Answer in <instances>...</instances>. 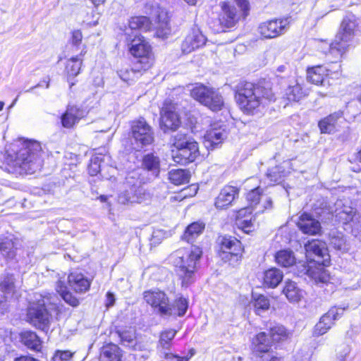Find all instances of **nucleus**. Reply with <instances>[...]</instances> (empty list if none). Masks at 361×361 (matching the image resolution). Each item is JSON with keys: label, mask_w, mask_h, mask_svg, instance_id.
I'll use <instances>...</instances> for the list:
<instances>
[{"label": "nucleus", "mask_w": 361, "mask_h": 361, "mask_svg": "<svg viewBox=\"0 0 361 361\" xmlns=\"http://www.w3.org/2000/svg\"><path fill=\"white\" fill-rule=\"evenodd\" d=\"M69 287L75 293H85L90 289L91 281L82 274L72 272L68 276Z\"/></svg>", "instance_id": "412c9836"}, {"label": "nucleus", "mask_w": 361, "mask_h": 361, "mask_svg": "<svg viewBox=\"0 0 361 361\" xmlns=\"http://www.w3.org/2000/svg\"><path fill=\"white\" fill-rule=\"evenodd\" d=\"M116 333L123 344H131L135 338V331L133 329L117 331Z\"/></svg>", "instance_id": "5fc2aeb1"}, {"label": "nucleus", "mask_w": 361, "mask_h": 361, "mask_svg": "<svg viewBox=\"0 0 361 361\" xmlns=\"http://www.w3.org/2000/svg\"><path fill=\"white\" fill-rule=\"evenodd\" d=\"M149 199V194L140 185L138 178L128 175L118 195V202L122 204H142Z\"/></svg>", "instance_id": "423d86ee"}, {"label": "nucleus", "mask_w": 361, "mask_h": 361, "mask_svg": "<svg viewBox=\"0 0 361 361\" xmlns=\"http://www.w3.org/2000/svg\"><path fill=\"white\" fill-rule=\"evenodd\" d=\"M267 176L271 181L277 182L281 180L282 175L279 171V169L276 166L269 170Z\"/></svg>", "instance_id": "bf43d9fd"}, {"label": "nucleus", "mask_w": 361, "mask_h": 361, "mask_svg": "<svg viewBox=\"0 0 361 361\" xmlns=\"http://www.w3.org/2000/svg\"><path fill=\"white\" fill-rule=\"evenodd\" d=\"M56 289L66 303L73 307L79 305L80 302L78 299L68 290V288L63 281H58L56 285Z\"/></svg>", "instance_id": "58836bf2"}, {"label": "nucleus", "mask_w": 361, "mask_h": 361, "mask_svg": "<svg viewBox=\"0 0 361 361\" xmlns=\"http://www.w3.org/2000/svg\"><path fill=\"white\" fill-rule=\"evenodd\" d=\"M27 321L43 331L49 328L51 315L46 309L44 302L30 305L27 311Z\"/></svg>", "instance_id": "9d476101"}, {"label": "nucleus", "mask_w": 361, "mask_h": 361, "mask_svg": "<svg viewBox=\"0 0 361 361\" xmlns=\"http://www.w3.org/2000/svg\"><path fill=\"white\" fill-rule=\"evenodd\" d=\"M73 356V353L69 350H57L51 361H68Z\"/></svg>", "instance_id": "13d9d810"}, {"label": "nucleus", "mask_w": 361, "mask_h": 361, "mask_svg": "<svg viewBox=\"0 0 361 361\" xmlns=\"http://www.w3.org/2000/svg\"><path fill=\"white\" fill-rule=\"evenodd\" d=\"M173 147L176 149L171 152L174 162L185 165L193 162L200 155L198 144L194 139L180 132L173 137Z\"/></svg>", "instance_id": "20e7f679"}, {"label": "nucleus", "mask_w": 361, "mask_h": 361, "mask_svg": "<svg viewBox=\"0 0 361 361\" xmlns=\"http://www.w3.org/2000/svg\"><path fill=\"white\" fill-rule=\"evenodd\" d=\"M145 302L152 307L157 309L161 315H171L173 313L169 300L164 291L149 290L143 293Z\"/></svg>", "instance_id": "9b49d317"}, {"label": "nucleus", "mask_w": 361, "mask_h": 361, "mask_svg": "<svg viewBox=\"0 0 361 361\" xmlns=\"http://www.w3.org/2000/svg\"><path fill=\"white\" fill-rule=\"evenodd\" d=\"M212 88L202 84H196L190 90V96L201 104L204 105Z\"/></svg>", "instance_id": "ea45409f"}, {"label": "nucleus", "mask_w": 361, "mask_h": 361, "mask_svg": "<svg viewBox=\"0 0 361 361\" xmlns=\"http://www.w3.org/2000/svg\"><path fill=\"white\" fill-rule=\"evenodd\" d=\"M101 162L102 158L99 156L92 158L88 167V171L91 176H95L103 171L104 167L101 165Z\"/></svg>", "instance_id": "864d4df0"}, {"label": "nucleus", "mask_w": 361, "mask_h": 361, "mask_svg": "<svg viewBox=\"0 0 361 361\" xmlns=\"http://www.w3.org/2000/svg\"><path fill=\"white\" fill-rule=\"evenodd\" d=\"M18 245L19 240L17 238H6L0 242V253L7 259H13L16 257Z\"/></svg>", "instance_id": "c85d7f7f"}, {"label": "nucleus", "mask_w": 361, "mask_h": 361, "mask_svg": "<svg viewBox=\"0 0 361 361\" xmlns=\"http://www.w3.org/2000/svg\"><path fill=\"white\" fill-rule=\"evenodd\" d=\"M269 336L274 342H280L286 340L289 336V333L283 326H276L271 328Z\"/></svg>", "instance_id": "09e8293b"}, {"label": "nucleus", "mask_w": 361, "mask_h": 361, "mask_svg": "<svg viewBox=\"0 0 361 361\" xmlns=\"http://www.w3.org/2000/svg\"><path fill=\"white\" fill-rule=\"evenodd\" d=\"M255 344V353L256 356L269 352L270 343L264 332H261L256 336Z\"/></svg>", "instance_id": "37998d69"}, {"label": "nucleus", "mask_w": 361, "mask_h": 361, "mask_svg": "<svg viewBox=\"0 0 361 361\" xmlns=\"http://www.w3.org/2000/svg\"><path fill=\"white\" fill-rule=\"evenodd\" d=\"M164 359L166 361H189L190 357H179L172 353H165Z\"/></svg>", "instance_id": "680f3d73"}, {"label": "nucleus", "mask_w": 361, "mask_h": 361, "mask_svg": "<svg viewBox=\"0 0 361 361\" xmlns=\"http://www.w3.org/2000/svg\"><path fill=\"white\" fill-rule=\"evenodd\" d=\"M202 255L201 249L197 246H191L190 249H180L175 252L173 264L183 286L188 287L194 282L197 264Z\"/></svg>", "instance_id": "7ed1b4c3"}, {"label": "nucleus", "mask_w": 361, "mask_h": 361, "mask_svg": "<svg viewBox=\"0 0 361 361\" xmlns=\"http://www.w3.org/2000/svg\"><path fill=\"white\" fill-rule=\"evenodd\" d=\"M220 257L225 262H236L241 258L243 248L240 240L232 236L219 238Z\"/></svg>", "instance_id": "1a4fd4ad"}, {"label": "nucleus", "mask_w": 361, "mask_h": 361, "mask_svg": "<svg viewBox=\"0 0 361 361\" xmlns=\"http://www.w3.org/2000/svg\"><path fill=\"white\" fill-rule=\"evenodd\" d=\"M131 133L135 142L141 147L149 145L154 141L152 128L143 118L133 122Z\"/></svg>", "instance_id": "4468645a"}, {"label": "nucleus", "mask_w": 361, "mask_h": 361, "mask_svg": "<svg viewBox=\"0 0 361 361\" xmlns=\"http://www.w3.org/2000/svg\"><path fill=\"white\" fill-rule=\"evenodd\" d=\"M161 115V123L166 129L176 130L180 126V121L173 106H163Z\"/></svg>", "instance_id": "aec40b11"}, {"label": "nucleus", "mask_w": 361, "mask_h": 361, "mask_svg": "<svg viewBox=\"0 0 361 361\" xmlns=\"http://www.w3.org/2000/svg\"><path fill=\"white\" fill-rule=\"evenodd\" d=\"M275 260L278 264L283 267H289L295 263V257L291 250H283L276 252Z\"/></svg>", "instance_id": "a19ab883"}, {"label": "nucleus", "mask_w": 361, "mask_h": 361, "mask_svg": "<svg viewBox=\"0 0 361 361\" xmlns=\"http://www.w3.org/2000/svg\"><path fill=\"white\" fill-rule=\"evenodd\" d=\"M283 293L290 302H298L303 298V290L298 286V284L291 281H285V286L283 289Z\"/></svg>", "instance_id": "393cba45"}, {"label": "nucleus", "mask_w": 361, "mask_h": 361, "mask_svg": "<svg viewBox=\"0 0 361 361\" xmlns=\"http://www.w3.org/2000/svg\"><path fill=\"white\" fill-rule=\"evenodd\" d=\"M261 199V194L259 191V188H257L254 190H252L247 195V200L250 203L251 207H254L259 203V200Z\"/></svg>", "instance_id": "6e6d98bb"}, {"label": "nucleus", "mask_w": 361, "mask_h": 361, "mask_svg": "<svg viewBox=\"0 0 361 361\" xmlns=\"http://www.w3.org/2000/svg\"><path fill=\"white\" fill-rule=\"evenodd\" d=\"M94 6H98L101 4H103L105 0H91Z\"/></svg>", "instance_id": "774afa93"}, {"label": "nucleus", "mask_w": 361, "mask_h": 361, "mask_svg": "<svg viewBox=\"0 0 361 361\" xmlns=\"http://www.w3.org/2000/svg\"><path fill=\"white\" fill-rule=\"evenodd\" d=\"M271 207H272V200L269 197H265L264 208L268 209V208H271Z\"/></svg>", "instance_id": "338daca9"}, {"label": "nucleus", "mask_w": 361, "mask_h": 361, "mask_svg": "<svg viewBox=\"0 0 361 361\" xmlns=\"http://www.w3.org/2000/svg\"><path fill=\"white\" fill-rule=\"evenodd\" d=\"M336 209L335 216L338 220L343 224H348L350 221H354L355 219H361V216H355V210L350 206L343 205L341 200L336 203Z\"/></svg>", "instance_id": "5701e85b"}, {"label": "nucleus", "mask_w": 361, "mask_h": 361, "mask_svg": "<svg viewBox=\"0 0 361 361\" xmlns=\"http://www.w3.org/2000/svg\"><path fill=\"white\" fill-rule=\"evenodd\" d=\"M204 106H207L212 111H219L224 107L225 102L222 95L219 91L214 88H212Z\"/></svg>", "instance_id": "c756f323"}, {"label": "nucleus", "mask_w": 361, "mask_h": 361, "mask_svg": "<svg viewBox=\"0 0 361 361\" xmlns=\"http://www.w3.org/2000/svg\"><path fill=\"white\" fill-rule=\"evenodd\" d=\"M256 361H283L280 357L273 355L271 353L268 352L262 355H258L256 357Z\"/></svg>", "instance_id": "052dcab7"}, {"label": "nucleus", "mask_w": 361, "mask_h": 361, "mask_svg": "<svg viewBox=\"0 0 361 361\" xmlns=\"http://www.w3.org/2000/svg\"><path fill=\"white\" fill-rule=\"evenodd\" d=\"M290 23V17L276 18L262 23L258 27V30L265 38H274L284 34Z\"/></svg>", "instance_id": "ddd939ff"}, {"label": "nucleus", "mask_w": 361, "mask_h": 361, "mask_svg": "<svg viewBox=\"0 0 361 361\" xmlns=\"http://www.w3.org/2000/svg\"><path fill=\"white\" fill-rule=\"evenodd\" d=\"M15 279L13 275L7 274L0 282V312L4 314L8 309V298L15 291Z\"/></svg>", "instance_id": "f3484780"}, {"label": "nucleus", "mask_w": 361, "mask_h": 361, "mask_svg": "<svg viewBox=\"0 0 361 361\" xmlns=\"http://www.w3.org/2000/svg\"><path fill=\"white\" fill-rule=\"evenodd\" d=\"M115 302V298L113 293L108 292L106 293V306L109 307L113 306Z\"/></svg>", "instance_id": "e2e57ef3"}, {"label": "nucleus", "mask_w": 361, "mask_h": 361, "mask_svg": "<svg viewBox=\"0 0 361 361\" xmlns=\"http://www.w3.org/2000/svg\"><path fill=\"white\" fill-rule=\"evenodd\" d=\"M329 245L335 250L342 252H348L350 249L345 235L338 231H331L329 234Z\"/></svg>", "instance_id": "72a5a7b5"}, {"label": "nucleus", "mask_w": 361, "mask_h": 361, "mask_svg": "<svg viewBox=\"0 0 361 361\" xmlns=\"http://www.w3.org/2000/svg\"><path fill=\"white\" fill-rule=\"evenodd\" d=\"M121 350L115 344L109 343L102 348L101 361H121Z\"/></svg>", "instance_id": "cd10ccee"}, {"label": "nucleus", "mask_w": 361, "mask_h": 361, "mask_svg": "<svg viewBox=\"0 0 361 361\" xmlns=\"http://www.w3.org/2000/svg\"><path fill=\"white\" fill-rule=\"evenodd\" d=\"M308 274L317 283H327L330 280V276L324 267L317 268L316 270H307Z\"/></svg>", "instance_id": "de8ad7c7"}, {"label": "nucleus", "mask_w": 361, "mask_h": 361, "mask_svg": "<svg viewBox=\"0 0 361 361\" xmlns=\"http://www.w3.org/2000/svg\"><path fill=\"white\" fill-rule=\"evenodd\" d=\"M173 313L170 316H183L188 310V301L182 297L176 299L173 304H171Z\"/></svg>", "instance_id": "8fccbe9b"}, {"label": "nucleus", "mask_w": 361, "mask_h": 361, "mask_svg": "<svg viewBox=\"0 0 361 361\" xmlns=\"http://www.w3.org/2000/svg\"><path fill=\"white\" fill-rule=\"evenodd\" d=\"M299 229L305 234L317 235L322 230L320 222L312 215L303 213L297 222Z\"/></svg>", "instance_id": "a211bd4d"}, {"label": "nucleus", "mask_w": 361, "mask_h": 361, "mask_svg": "<svg viewBox=\"0 0 361 361\" xmlns=\"http://www.w3.org/2000/svg\"><path fill=\"white\" fill-rule=\"evenodd\" d=\"M170 17L169 13L164 9H160L157 16V31L156 35L158 37H167L171 33V27L169 23Z\"/></svg>", "instance_id": "b1692460"}, {"label": "nucleus", "mask_w": 361, "mask_h": 361, "mask_svg": "<svg viewBox=\"0 0 361 361\" xmlns=\"http://www.w3.org/2000/svg\"><path fill=\"white\" fill-rule=\"evenodd\" d=\"M286 95L289 101L297 102L303 98L306 93L301 85L297 81H294L286 89Z\"/></svg>", "instance_id": "79ce46f5"}, {"label": "nucleus", "mask_w": 361, "mask_h": 361, "mask_svg": "<svg viewBox=\"0 0 361 361\" xmlns=\"http://www.w3.org/2000/svg\"><path fill=\"white\" fill-rule=\"evenodd\" d=\"M128 25L131 30L147 31L150 30L152 23L146 16H135L130 18Z\"/></svg>", "instance_id": "c03bdc74"}, {"label": "nucleus", "mask_w": 361, "mask_h": 361, "mask_svg": "<svg viewBox=\"0 0 361 361\" xmlns=\"http://www.w3.org/2000/svg\"><path fill=\"white\" fill-rule=\"evenodd\" d=\"M329 69L324 66H317L307 69L308 81L315 85H323Z\"/></svg>", "instance_id": "a878e982"}, {"label": "nucleus", "mask_w": 361, "mask_h": 361, "mask_svg": "<svg viewBox=\"0 0 361 361\" xmlns=\"http://www.w3.org/2000/svg\"><path fill=\"white\" fill-rule=\"evenodd\" d=\"M344 308L332 307L321 318L315 325L314 335L322 336L326 334L334 325V321L338 319L343 313Z\"/></svg>", "instance_id": "2eb2a0df"}, {"label": "nucleus", "mask_w": 361, "mask_h": 361, "mask_svg": "<svg viewBox=\"0 0 361 361\" xmlns=\"http://www.w3.org/2000/svg\"><path fill=\"white\" fill-rule=\"evenodd\" d=\"M5 161L13 173L32 174L42 166L41 145L37 141H26L16 153L11 149L6 151Z\"/></svg>", "instance_id": "f257e3e1"}, {"label": "nucleus", "mask_w": 361, "mask_h": 361, "mask_svg": "<svg viewBox=\"0 0 361 361\" xmlns=\"http://www.w3.org/2000/svg\"><path fill=\"white\" fill-rule=\"evenodd\" d=\"M238 195L237 188L226 185L224 187L215 201V206L218 209H224L231 204L232 202Z\"/></svg>", "instance_id": "4be33fe9"}, {"label": "nucleus", "mask_w": 361, "mask_h": 361, "mask_svg": "<svg viewBox=\"0 0 361 361\" xmlns=\"http://www.w3.org/2000/svg\"><path fill=\"white\" fill-rule=\"evenodd\" d=\"M14 361H39L37 359H35L28 356H21L20 357H17L14 360Z\"/></svg>", "instance_id": "69168bd1"}, {"label": "nucleus", "mask_w": 361, "mask_h": 361, "mask_svg": "<svg viewBox=\"0 0 361 361\" xmlns=\"http://www.w3.org/2000/svg\"><path fill=\"white\" fill-rule=\"evenodd\" d=\"M206 41V37L199 30H193L185 38L181 45V49L185 54L190 53L204 45Z\"/></svg>", "instance_id": "6ab92c4d"}, {"label": "nucleus", "mask_w": 361, "mask_h": 361, "mask_svg": "<svg viewBox=\"0 0 361 361\" xmlns=\"http://www.w3.org/2000/svg\"><path fill=\"white\" fill-rule=\"evenodd\" d=\"M169 179L174 185H182L189 182L188 172L183 169L171 170L169 172Z\"/></svg>", "instance_id": "a18cd8bd"}, {"label": "nucleus", "mask_w": 361, "mask_h": 361, "mask_svg": "<svg viewBox=\"0 0 361 361\" xmlns=\"http://www.w3.org/2000/svg\"><path fill=\"white\" fill-rule=\"evenodd\" d=\"M86 51L85 48L82 49L79 56L72 57L66 62V71L68 78H74L80 73L82 66V56L85 55Z\"/></svg>", "instance_id": "f704fd0d"}, {"label": "nucleus", "mask_w": 361, "mask_h": 361, "mask_svg": "<svg viewBox=\"0 0 361 361\" xmlns=\"http://www.w3.org/2000/svg\"><path fill=\"white\" fill-rule=\"evenodd\" d=\"M356 27L357 19L354 15H348L343 18L340 30L329 48L330 54L335 59H341L346 51L349 42L354 36V30Z\"/></svg>", "instance_id": "39448f33"}, {"label": "nucleus", "mask_w": 361, "mask_h": 361, "mask_svg": "<svg viewBox=\"0 0 361 361\" xmlns=\"http://www.w3.org/2000/svg\"><path fill=\"white\" fill-rule=\"evenodd\" d=\"M250 210L249 208H243L238 211V218L236 224L238 226L244 231L245 233H249L251 231V228L253 226L252 217L243 219V216L245 215V213Z\"/></svg>", "instance_id": "49530a36"}, {"label": "nucleus", "mask_w": 361, "mask_h": 361, "mask_svg": "<svg viewBox=\"0 0 361 361\" xmlns=\"http://www.w3.org/2000/svg\"><path fill=\"white\" fill-rule=\"evenodd\" d=\"M283 272L276 268L267 270L264 274V284L269 288H276L282 281Z\"/></svg>", "instance_id": "c9c22d12"}, {"label": "nucleus", "mask_w": 361, "mask_h": 361, "mask_svg": "<svg viewBox=\"0 0 361 361\" xmlns=\"http://www.w3.org/2000/svg\"><path fill=\"white\" fill-rule=\"evenodd\" d=\"M130 52L137 59L135 63H140L141 69L147 70L154 62L151 46L143 37L136 36L131 41Z\"/></svg>", "instance_id": "6e6552de"}, {"label": "nucleus", "mask_w": 361, "mask_h": 361, "mask_svg": "<svg viewBox=\"0 0 361 361\" xmlns=\"http://www.w3.org/2000/svg\"><path fill=\"white\" fill-rule=\"evenodd\" d=\"M343 112H334L319 122V128L322 133H332L336 130L337 121L342 118Z\"/></svg>", "instance_id": "bb28decb"}, {"label": "nucleus", "mask_w": 361, "mask_h": 361, "mask_svg": "<svg viewBox=\"0 0 361 361\" xmlns=\"http://www.w3.org/2000/svg\"><path fill=\"white\" fill-rule=\"evenodd\" d=\"M235 99L240 110L250 115L257 113L262 106L274 100L275 96L270 88L241 82L235 87Z\"/></svg>", "instance_id": "f03ea898"}, {"label": "nucleus", "mask_w": 361, "mask_h": 361, "mask_svg": "<svg viewBox=\"0 0 361 361\" xmlns=\"http://www.w3.org/2000/svg\"><path fill=\"white\" fill-rule=\"evenodd\" d=\"M253 306L255 312L260 314L262 312L269 310L270 303L269 299L262 295H259L254 298Z\"/></svg>", "instance_id": "3c124183"}, {"label": "nucleus", "mask_w": 361, "mask_h": 361, "mask_svg": "<svg viewBox=\"0 0 361 361\" xmlns=\"http://www.w3.org/2000/svg\"><path fill=\"white\" fill-rule=\"evenodd\" d=\"M82 40V34L80 30H75L71 32L70 43L73 47L78 49L81 44Z\"/></svg>", "instance_id": "4d7b16f0"}, {"label": "nucleus", "mask_w": 361, "mask_h": 361, "mask_svg": "<svg viewBox=\"0 0 361 361\" xmlns=\"http://www.w3.org/2000/svg\"><path fill=\"white\" fill-rule=\"evenodd\" d=\"M306 257L310 262L326 266L329 263L328 249L324 242L317 239L309 241L305 246Z\"/></svg>", "instance_id": "f8f14e48"}, {"label": "nucleus", "mask_w": 361, "mask_h": 361, "mask_svg": "<svg viewBox=\"0 0 361 361\" xmlns=\"http://www.w3.org/2000/svg\"><path fill=\"white\" fill-rule=\"evenodd\" d=\"M21 342L28 348L39 351L42 348V341L39 336L33 331H25L20 335Z\"/></svg>", "instance_id": "473e14b6"}, {"label": "nucleus", "mask_w": 361, "mask_h": 361, "mask_svg": "<svg viewBox=\"0 0 361 361\" xmlns=\"http://www.w3.org/2000/svg\"><path fill=\"white\" fill-rule=\"evenodd\" d=\"M145 71L141 69L140 63H134L133 68H121L118 74L121 80L129 82L137 80L141 75V72Z\"/></svg>", "instance_id": "e433bc0d"}, {"label": "nucleus", "mask_w": 361, "mask_h": 361, "mask_svg": "<svg viewBox=\"0 0 361 361\" xmlns=\"http://www.w3.org/2000/svg\"><path fill=\"white\" fill-rule=\"evenodd\" d=\"M142 166L143 169L151 173L156 178L160 172V160L159 158L153 154H147L142 159Z\"/></svg>", "instance_id": "7c9ffc66"}, {"label": "nucleus", "mask_w": 361, "mask_h": 361, "mask_svg": "<svg viewBox=\"0 0 361 361\" xmlns=\"http://www.w3.org/2000/svg\"><path fill=\"white\" fill-rule=\"evenodd\" d=\"M349 352H350L349 347L348 345H345L343 347V352L341 353V354L338 355V357L340 360V361H344L345 356L349 353Z\"/></svg>", "instance_id": "0e129e2a"}, {"label": "nucleus", "mask_w": 361, "mask_h": 361, "mask_svg": "<svg viewBox=\"0 0 361 361\" xmlns=\"http://www.w3.org/2000/svg\"><path fill=\"white\" fill-rule=\"evenodd\" d=\"M204 227V224L202 222H193L186 228L182 238L188 243L193 242L202 233Z\"/></svg>", "instance_id": "4c0bfd02"}, {"label": "nucleus", "mask_w": 361, "mask_h": 361, "mask_svg": "<svg viewBox=\"0 0 361 361\" xmlns=\"http://www.w3.org/2000/svg\"><path fill=\"white\" fill-rule=\"evenodd\" d=\"M176 334V331L173 329H169L161 332L159 338V345L162 348L169 349L171 342Z\"/></svg>", "instance_id": "603ef678"}, {"label": "nucleus", "mask_w": 361, "mask_h": 361, "mask_svg": "<svg viewBox=\"0 0 361 361\" xmlns=\"http://www.w3.org/2000/svg\"><path fill=\"white\" fill-rule=\"evenodd\" d=\"M227 137V132L222 128H213L207 131L204 135L205 142L214 147L221 143Z\"/></svg>", "instance_id": "2f4dec72"}, {"label": "nucleus", "mask_w": 361, "mask_h": 361, "mask_svg": "<svg viewBox=\"0 0 361 361\" xmlns=\"http://www.w3.org/2000/svg\"><path fill=\"white\" fill-rule=\"evenodd\" d=\"M89 112L87 108L74 105L67 106L66 112L61 116L62 126L66 128H71Z\"/></svg>", "instance_id": "dca6fc26"}, {"label": "nucleus", "mask_w": 361, "mask_h": 361, "mask_svg": "<svg viewBox=\"0 0 361 361\" xmlns=\"http://www.w3.org/2000/svg\"><path fill=\"white\" fill-rule=\"evenodd\" d=\"M223 14L220 18L221 23L226 27H233L241 16H247L249 9L247 0H235V4L223 2L221 5Z\"/></svg>", "instance_id": "0eeeda50"}]
</instances>
